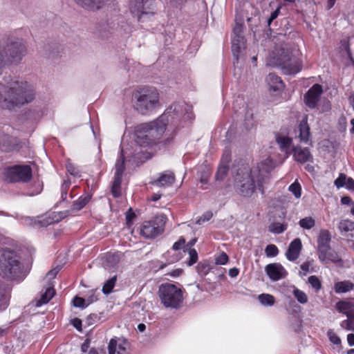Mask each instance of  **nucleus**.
<instances>
[{"label": "nucleus", "mask_w": 354, "mask_h": 354, "mask_svg": "<svg viewBox=\"0 0 354 354\" xmlns=\"http://www.w3.org/2000/svg\"><path fill=\"white\" fill-rule=\"evenodd\" d=\"M274 167L273 160L270 158L262 160L252 168L248 165H242L238 168L234 176L235 191L245 197L252 196L256 185L261 189L263 185L268 181L270 171Z\"/></svg>", "instance_id": "obj_1"}, {"label": "nucleus", "mask_w": 354, "mask_h": 354, "mask_svg": "<svg viewBox=\"0 0 354 354\" xmlns=\"http://www.w3.org/2000/svg\"><path fill=\"white\" fill-rule=\"evenodd\" d=\"M3 82L4 102L8 109L28 104L34 100L35 88L28 82L10 76L6 77Z\"/></svg>", "instance_id": "obj_2"}, {"label": "nucleus", "mask_w": 354, "mask_h": 354, "mask_svg": "<svg viewBox=\"0 0 354 354\" xmlns=\"http://www.w3.org/2000/svg\"><path fill=\"white\" fill-rule=\"evenodd\" d=\"M167 123L168 118L163 114L156 120L140 124L136 130V142L140 146L151 145L160 140L165 133L169 140L173 132L170 133V129L167 130Z\"/></svg>", "instance_id": "obj_3"}, {"label": "nucleus", "mask_w": 354, "mask_h": 354, "mask_svg": "<svg viewBox=\"0 0 354 354\" xmlns=\"http://www.w3.org/2000/svg\"><path fill=\"white\" fill-rule=\"evenodd\" d=\"M134 108L141 114L147 115L160 106L158 91L153 87H144L133 94Z\"/></svg>", "instance_id": "obj_4"}, {"label": "nucleus", "mask_w": 354, "mask_h": 354, "mask_svg": "<svg viewBox=\"0 0 354 354\" xmlns=\"http://www.w3.org/2000/svg\"><path fill=\"white\" fill-rule=\"evenodd\" d=\"M21 271V263L17 253L9 249L0 250V275L8 279H15Z\"/></svg>", "instance_id": "obj_5"}, {"label": "nucleus", "mask_w": 354, "mask_h": 354, "mask_svg": "<svg viewBox=\"0 0 354 354\" xmlns=\"http://www.w3.org/2000/svg\"><path fill=\"white\" fill-rule=\"evenodd\" d=\"M0 48L7 67L12 64H18L26 54V46L23 40L19 38L8 39Z\"/></svg>", "instance_id": "obj_6"}, {"label": "nucleus", "mask_w": 354, "mask_h": 354, "mask_svg": "<svg viewBox=\"0 0 354 354\" xmlns=\"http://www.w3.org/2000/svg\"><path fill=\"white\" fill-rule=\"evenodd\" d=\"M277 57H273V64L281 67L283 73L295 75L301 70V61L293 56L287 48H282L276 53Z\"/></svg>", "instance_id": "obj_7"}, {"label": "nucleus", "mask_w": 354, "mask_h": 354, "mask_svg": "<svg viewBox=\"0 0 354 354\" xmlns=\"http://www.w3.org/2000/svg\"><path fill=\"white\" fill-rule=\"evenodd\" d=\"M158 295L161 304L165 308H178L183 302L181 289L171 283H165L160 286Z\"/></svg>", "instance_id": "obj_8"}, {"label": "nucleus", "mask_w": 354, "mask_h": 354, "mask_svg": "<svg viewBox=\"0 0 354 354\" xmlns=\"http://www.w3.org/2000/svg\"><path fill=\"white\" fill-rule=\"evenodd\" d=\"M166 221L167 217L164 214H158L145 221L141 226V234L148 239L156 237L164 232Z\"/></svg>", "instance_id": "obj_9"}, {"label": "nucleus", "mask_w": 354, "mask_h": 354, "mask_svg": "<svg viewBox=\"0 0 354 354\" xmlns=\"http://www.w3.org/2000/svg\"><path fill=\"white\" fill-rule=\"evenodd\" d=\"M130 10L138 21H145L155 13V0H135Z\"/></svg>", "instance_id": "obj_10"}, {"label": "nucleus", "mask_w": 354, "mask_h": 354, "mask_svg": "<svg viewBox=\"0 0 354 354\" xmlns=\"http://www.w3.org/2000/svg\"><path fill=\"white\" fill-rule=\"evenodd\" d=\"M9 182L28 183L32 179V169L29 165H15L8 168L5 173Z\"/></svg>", "instance_id": "obj_11"}, {"label": "nucleus", "mask_w": 354, "mask_h": 354, "mask_svg": "<svg viewBox=\"0 0 354 354\" xmlns=\"http://www.w3.org/2000/svg\"><path fill=\"white\" fill-rule=\"evenodd\" d=\"M243 26L241 24H236L233 30V38L232 39V50L236 61L239 55L245 48V39L243 35Z\"/></svg>", "instance_id": "obj_12"}, {"label": "nucleus", "mask_w": 354, "mask_h": 354, "mask_svg": "<svg viewBox=\"0 0 354 354\" xmlns=\"http://www.w3.org/2000/svg\"><path fill=\"white\" fill-rule=\"evenodd\" d=\"M114 180L111 187V193L115 198L119 197L121 194V183L122 174L124 171V159L123 155L117 160L115 165Z\"/></svg>", "instance_id": "obj_13"}, {"label": "nucleus", "mask_w": 354, "mask_h": 354, "mask_svg": "<svg viewBox=\"0 0 354 354\" xmlns=\"http://www.w3.org/2000/svg\"><path fill=\"white\" fill-rule=\"evenodd\" d=\"M322 86L318 84L313 85L304 95L306 104L311 109L316 106L321 94L322 93Z\"/></svg>", "instance_id": "obj_14"}, {"label": "nucleus", "mask_w": 354, "mask_h": 354, "mask_svg": "<svg viewBox=\"0 0 354 354\" xmlns=\"http://www.w3.org/2000/svg\"><path fill=\"white\" fill-rule=\"evenodd\" d=\"M265 270L272 281H278L283 279L287 275V272L279 263H270L266 266Z\"/></svg>", "instance_id": "obj_15"}, {"label": "nucleus", "mask_w": 354, "mask_h": 354, "mask_svg": "<svg viewBox=\"0 0 354 354\" xmlns=\"http://www.w3.org/2000/svg\"><path fill=\"white\" fill-rule=\"evenodd\" d=\"M78 6L91 11L103 8L108 0H73Z\"/></svg>", "instance_id": "obj_16"}, {"label": "nucleus", "mask_w": 354, "mask_h": 354, "mask_svg": "<svg viewBox=\"0 0 354 354\" xmlns=\"http://www.w3.org/2000/svg\"><path fill=\"white\" fill-rule=\"evenodd\" d=\"M331 235L328 230H322L317 239V254L323 255L326 250L330 248Z\"/></svg>", "instance_id": "obj_17"}, {"label": "nucleus", "mask_w": 354, "mask_h": 354, "mask_svg": "<svg viewBox=\"0 0 354 354\" xmlns=\"http://www.w3.org/2000/svg\"><path fill=\"white\" fill-rule=\"evenodd\" d=\"M302 249V243L300 239H294L289 245L286 252V258L291 261H294L298 259L301 250Z\"/></svg>", "instance_id": "obj_18"}, {"label": "nucleus", "mask_w": 354, "mask_h": 354, "mask_svg": "<svg viewBox=\"0 0 354 354\" xmlns=\"http://www.w3.org/2000/svg\"><path fill=\"white\" fill-rule=\"evenodd\" d=\"M120 256L118 253H108L106 254L104 261V268L109 272H114L118 268Z\"/></svg>", "instance_id": "obj_19"}, {"label": "nucleus", "mask_w": 354, "mask_h": 354, "mask_svg": "<svg viewBox=\"0 0 354 354\" xmlns=\"http://www.w3.org/2000/svg\"><path fill=\"white\" fill-rule=\"evenodd\" d=\"M293 156L296 161L301 163H304L313 159L310 151L306 148L294 147Z\"/></svg>", "instance_id": "obj_20"}, {"label": "nucleus", "mask_w": 354, "mask_h": 354, "mask_svg": "<svg viewBox=\"0 0 354 354\" xmlns=\"http://www.w3.org/2000/svg\"><path fill=\"white\" fill-rule=\"evenodd\" d=\"M175 176L173 172L166 171L160 174V177L152 182V184L158 187L169 186L174 183Z\"/></svg>", "instance_id": "obj_21"}, {"label": "nucleus", "mask_w": 354, "mask_h": 354, "mask_svg": "<svg viewBox=\"0 0 354 354\" xmlns=\"http://www.w3.org/2000/svg\"><path fill=\"white\" fill-rule=\"evenodd\" d=\"M337 310L346 317L354 315V302L348 301H340L336 304Z\"/></svg>", "instance_id": "obj_22"}, {"label": "nucleus", "mask_w": 354, "mask_h": 354, "mask_svg": "<svg viewBox=\"0 0 354 354\" xmlns=\"http://www.w3.org/2000/svg\"><path fill=\"white\" fill-rule=\"evenodd\" d=\"M334 183L337 188L346 187V189L354 191V180L344 174H340Z\"/></svg>", "instance_id": "obj_23"}, {"label": "nucleus", "mask_w": 354, "mask_h": 354, "mask_svg": "<svg viewBox=\"0 0 354 354\" xmlns=\"http://www.w3.org/2000/svg\"><path fill=\"white\" fill-rule=\"evenodd\" d=\"M266 82L270 89L274 91H280L283 88V83L281 78L273 73H270L266 77Z\"/></svg>", "instance_id": "obj_24"}, {"label": "nucleus", "mask_w": 354, "mask_h": 354, "mask_svg": "<svg viewBox=\"0 0 354 354\" xmlns=\"http://www.w3.org/2000/svg\"><path fill=\"white\" fill-rule=\"evenodd\" d=\"M319 259L324 263L333 262L337 263L341 261V259L336 252L331 250L330 248L329 250L325 251L323 255H321V253L318 254Z\"/></svg>", "instance_id": "obj_25"}, {"label": "nucleus", "mask_w": 354, "mask_h": 354, "mask_svg": "<svg viewBox=\"0 0 354 354\" xmlns=\"http://www.w3.org/2000/svg\"><path fill=\"white\" fill-rule=\"evenodd\" d=\"M354 288V283L350 281H342L337 282L334 285V290L337 294L349 292Z\"/></svg>", "instance_id": "obj_26"}, {"label": "nucleus", "mask_w": 354, "mask_h": 354, "mask_svg": "<svg viewBox=\"0 0 354 354\" xmlns=\"http://www.w3.org/2000/svg\"><path fill=\"white\" fill-rule=\"evenodd\" d=\"M55 290L52 287L46 288L44 293L41 294L40 298L35 301V306L39 307L47 304L54 296Z\"/></svg>", "instance_id": "obj_27"}, {"label": "nucleus", "mask_w": 354, "mask_h": 354, "mask_svg": "<svg viewBox=\"0 0 354 354\" xmlns=\"http://www.w3.org/2000/svg\"><path fill=\"white\" fill-rule=\"evenodd\" d=\"M299 130L300 140L301 142L307 143L309 140L310 136V128L307 124V122L302 121L299 126Z\"/></svg>", "instance_id": "obj_28"}, {"label": "nucleus", "mask_w": 354, "mask_h": 354, "mask_svg": "<svg viewBox=\"0 0 354 354\" xmlns=\"http://www.w3.org/2000/svg\"><path fill=\"white\" fill-rule=\"evenodd\" d=\"M0 148L8 151L12 148V138L3 132H0Z\"/></svg>", "instance_id": "obj_29"}, {"label": "nucleus", "mask_w": 354, "mask_h": 354, "mask_svg": "<svg viewBox=\"0 0 354 354\" xmlns=\"http://www.w3.org/2000/svg\"><path fill=\"white\" fill-rule=\"evenodd\" d=\"M299 225L304 230H311L315 225V220L311 216H306L300 219Z\"/></svg>", "instance_id": "obj_30"}, {"label": "nucleus", "mask_w": 354, "mask_h": 354, "mask_svg": "<svg viewBox=\"0 0 354 354\" xmlns=\"http://www.w3.org/2000/svg\"><path fill=\"white\" fill-rule=\"evenodd\" d=\"M339 231L342 232H348L354 230V222L349 220L341 221L338 225Z\"/></svg>", "instance_id": "obj_31"}, {"label": "nucleus", "mask_w": 354, "mask_h": 354, "mask_svg": "<svg viewBox=\"0 0 354 354\" xmlns=\"http://www.w3.org/2000/svg\"><path fill=\"white\" fill-rule=\"evenodd\" d=\"M91 196L87 195L85 196H82L76 201L73 205V209L74 210H80L82 209L90 201Z\"/></svg>", "instance_id": "obj_32"}, {"label": "nucleus", "mask_w": 354, "mask_h": 354, "mask_svg": "<svg viewBox=\"0 0 354 354\" xmlns=\"http://www.w3.org/2000/svg\"><path fill=\"white\" fill-rule=\"evenodd\" d=\"M117 281V276L115 275L106 281L102 287V292L105 295H109L112 292Z\"/></svg>", "instance_id": "obj_33"}, {"label": "nucleus", "mask_w": 354, "mask_h": 354, "mask_svg": "<svg viewBox=\"0 0 354 354\" xmlns=\"http://www.w3.org/2000/svg\"><path fill=\"white\" fill-rule=\"evenodd\" d=\"M258 298L260 303L263 306H271L274 305L275 302L274 297L269 294H261L259 295Z\"/></svg>", "instance_id": "obj_34"}, {"label": "nucleus", "mask_w": 354, "mask_h": 354, "mask_svg": "<svg viewBox=\"0 0 354 354\" xmlns=\"http://www.w3.org/2000/svg\"><path fill=\"white\" fill-rule=\"evenodd\" d=\"M287 228V225L281 223H273L269 226V231L274 234L283 232Z\"/></svg>", "instance_id": "obj_35"}, {"label": "nucleus", "mask_w": 354, "mask_h": 354, "mask_svg": "<svg viewBox=\"0 0 354 354\" xmlns=\"http://www.w3.org/2000/svg\"><path fill=\"white\" fill-rule=\"evenodd\" d=\"M293 295L300 304H304L308 302L306 294L296 287H294Z\"/></svg>", "instance_id": "obj_36"}, {"label": "nucleus", "mask_w": 354, "mask_h": 354, "mask_svg": "<svg viewBox=\"0 0 354 354\" xmlns=\"http://www.w3.org/2000/svg\"><path fill=\"white\" fill-rule=\"evenodd\" d=\"M229 170V166L225 165H221L217 170L216 174V180H223L224 178L227 176Z\"/></svg>", "instance_id": "obj_37"}, {"label": "nucleus", "mask_w": 354, "mask_h": 354, "mask_svg": "<svg viewBox=\"0 0 354 354\" xmlns=\"http://www.w3.org/2000/svg\"><path fill=\"white\" fill-rule=\"evenodd\" d=\"M276 141L279 144V147L283 149L288 148L292 142V140L286 136H277Z\"/></svg>", "instance_id": "obj_38"}, {"label": "nucleus", "mask_w": 354, "mask_h": 354, "mask_svg": "<svg viewBox=\"0 0 354 354\" xmlns=\"http://www.w3.org/2000/svg\"><path fill=\"white\" fill-rule=\"evenodd\" d=\"M327 335L331 343H333L334 345H336L338 348L341 347V339L333 330H328L327 332Z\"/></svg>", "instance_id": "obj_39"}, {"label": "nucleus", "mask_w": 354, "mask_h": 354, "mask_svg": "<svg viewBox=\"0 0 354 354\" xmlns=\"http://www.w3.org/2000/svg\"><path fill=\"white\" fill-rule=\"evenodd\" d=\"M341 326L347 330L354 331V315L347 317V319L342 322Z\"/></svg>", "instance_id": "obj_40"}, {"label": "nucleus", "mask_w": 354, "mask_h": 354, "mask_svg": "<svg viewBox=\"0 0 354 354\" xmlns=\"http://www.w3.org/2000/svg\"><path fill=\"white\" fill-rule=\"evenodd\" d=\"M188 254H189V260L187 261V265L191 266L197 262L198 253L195 249L189 248V249H188Z\"/></svg>", "instance_id": "obj_41"}, {"label": "nucleus", "mask_w": 354, "mask_h": 354, "mask_svg": "<svg viewBox=\"0 0 354 354\" xmlns=\"http://www.w3.org/2000/svg\"><path fill=\"white\" fill-rule=\"evenodd\" d=\"M308 281V283L314 289H315L316 291H318L322 288L321 281L317 276L313 275L309 277Z\"/></svg>", "instance_id": "obj_42"}, {"label": "nucleus", "mask_w": 354, "mask_h": 354, "mask_svg": "<svg viewBox=\"0 0 354 354\" xmlns=\"http://www.w3.org/2000/svg\"><path fill=\"white\" fill-rule=\"evenodd\" d=\"M301 185L297 182H295L289 186V191L291 192L297 198L301 197Z\"/></svg>", "instance_id": "obj_43"}, {"label": "nucleus", "mask_w": 354, "mask_h": 354, "mask_svg": "<svg viewBox=\"0 0 354 354\" xmlns=\"http://www.w3.org/2000/svg\"><path fill=\"white\" fill-rule=\"evenodd\" d=\"M265 252L268 257H275L278 254L279 250L275 245L270 244L266 246Z\"/></svg>", "instance_id": "obj_44"}, {"label": "nucleus", "mask_w": 354, "mask_h": 354, "mask_svg": "<svg viewBox=\"0 0 354 354\" xmlns=\"http://www.w3.org/2000/svg\"><path fill=\"white\" fill-rule=\"evenodd\" d=\"M183 107H184V109L186 111V114H185L183 116L184 119H190L192 113L188 112V111L190 109V107L187 105H176L175 106L174 111H176L177 114H178L179 112L182 111Z\"/></svg>", "instance_id": "obj_45"}, {"label": "nucleus", "mask_w": 354, "mask_h": 354, "mask_svg": "<svg viewBox=\"0 0 354 354\" xmlns=\"http://www.w3.org/2000/svg\"><path fill=\"white\" fill-rule=\"evenodd\" d=\"M73 302L75 307L85 308L88 306L86 299L77 296L74 297Z\"/></svg>", "instance_id": "obj_46"}, {"label": "nucleus", "mask_w": 354, "mask_h": 354, "mask_svg": "<svg viewBox=\"0 0 354 354\" xmlns=\"http://www.w3.org/2000/svg\"><path fill=\"white\" fill-rule=\"evenodd\" d=\"M229 257L226 253L222 252L215 259V263L217 265H225L227 263Z\"/></svg>", "instance_id": "obj_47"}, {"label": "nucleus", "mask_w": 354, "mask_h": 354, "mask_svg": "<svg viewBox=\"0 0 354 354\" xmlns=\"http://www.w3.org/2000/svg\"><path fill=\"white\" fill-rule=\"evenodd\" d=\"M213 214L211 212H205L196 222L198 225H202L206 221H208L211 219Z\"/></svg>", "instance_id": "obj_48"}, {"label": "nucleus", "mask_w": 354, "mask_h": 354, "mask_svg": "<svg viewBox=\"0 0 354 354\" xmlns=\"http://www.w3.org/2000/svg\"><path fill=\"white\" fill-rule=\"evenodd\" d=\"M185 244V239L184 237L181 236L179 240L175 242L173 245L172 249L174 250H178L183 248Z\"/></svg>", "instance_id": "obj_49"}, {"label": "nucleus", "mask_w": 354, "mask_h": 354, "mask_svg": "<svg viewBox=\"0 0 354 354\" xmlns=\"http://www.w3.org/2000/svg\"><path fill=\"white\" fill-rule=\"evenodd\" d=\"M69 187H70L69 182L65 181L62 185V198L63 201H65L66 199L67 192H68Z\"/></svg>", "instance_id": "obj_50"}, {"label": "nucleus", "mask_w": 354, "mask_h": 354, "mask_svg": "<svg viewBox=\"0 0 354 354\" xmlns=\"http://www.w3.org/2000/svg\"><path fill=\"white\" fill-rule=\"evenodd\" d=\"M66 169L68 172L73 175V176H77L78 174V170L77 169L71 162H68L66 165Z\"/></svg>", "instance_id": "obj_51"}, {"label": "nucleus", "mask_w": 354, "mask_h": 354, "mask_svg": "<svg viewBox=\"0 0 354 354\" xmlns=\"http://www.w3.org/2000/svg\"><path fill=\"white\" fill-rule=\"evenodd\" d=\"M280 9H281V7H278L274 11H273L270 14V16L269 19H268V26H270L272 21L273 20H274L279 16V15L280 13Z\"/></svg>", "instance_id": "obj_52"}, {"label": "nucleus", "mask_w": 354, "mask_h": 354, "mask_svg": "<svg viewBox=\"0 0 354 354\" xmlns=\"http://www.w3.org/2000/svg\"><path fill=\"white\" fill-rule=\"evenodd\" d=\"M313 261H307L301 265V269L305 272L304 274H306L310 271V268L312 266Z\"/></svg>", "instance_id": "obj_53"}, {"label": "nucleus", "mask_w": 354, "mask_h": 354, "mask_svg": "<svg viewBox=\"0 0 354 354\" xmlns=\"http://www.w3.org/2000/svg\"><path fill=\"white\" fill-rule=\"evenodd\" d=\"M117 347V341L115 339H111L109 342L108 349L109 351H115Z\"/></svg>", "instance_id": "obj_54"}, {"label": "nucleus", "mask_w": 354, "mask_h": 354, "mask_svg": "<svg viewBox=\"0 0 354 354\" xmlns=\"http://www.w3.org/2000/svg\"><path fill=\"white\" fill-rule=\"evenodd\" d=\"M89 346H90V340L86 339L84 343L82 344V346H81V350L83 353H86L88 348H89Z\"/></svg>", "instance_id": "obj_55"}, {"label": "nucleus", "mask_w": 354, "mask_h": 354, "mask_svg": "<svg viewBox=\"0 0 354 354\" xmlns=\"http://www.w3.org/2000/svg\"><path fill=\"white\" fill-rule=\"evenodd\" d=\"M209 174L207 173L204 174L201 176L200 182L203 185H206L208 183Z\"/></svg>", "instance_id": "obj_56"}, {"label": "nucleus", "mask_w": 354, "mask_h": 354, "mask_svg": "<svg viewBox=\"0 0 354 354\" xmlns=\"http://www.w3.org/2000/svg\"><path fill=\"white\" fill-rule=\"evenodd\" d=\"M239 270L236 268H233L230 269L229 270V275L231 277H236L239 274Z\"/></svg>", "instance_id": "obj_57"}, {"label": "nucleus", "mask_w": 354, "mask_h": 354, "mask_svg": "<svg viewBox=\"0 0 354 354\" xmlns=\"http://www.w3.org/2000/svg\"><path fill=\"white\" fill-rule=\"evenodd\" d=\"M59 270V269H58V268L52 269L47 273L46 276L50 278H51V277L54 278L56 276V274L58 273Z\"/></svg>", "instance_id": "obj_58"}, {"label": "nucleus", "mask_w": 354, "mask_h": 354, "mask_svg": "<svg viewBox=\"0 0 354 354\" xmlns=\"http://www.w3.org/2000/svg\"><path fill=\"white\" fill-rule=\"evenodd\" d=\"M97 298L96 296L94 295V294H92L91 296H89L86 299V303L88 304V306L92 303H93L94 301H97Z\"/></svg>", "instance_id": "obj_59"}, {"label": "nucleus", "mask_w": 354, "mask_h": 354, "mask_svg": "<svg viewBox=\"0 0 354 354\" xmlns=\"http://www.w3.org/2000/svg\"><path fill=\"white\" fill-rule=\"evenodd\" d=\"M347 341L349 346L354 345V334L351 333L347 335Z\"/></svg>", "instance_id": "obj_60"}, {"label": "nucleus", "mask_w": 354, "mask_h": 354, "mask_svg": "<svg viewBox=\"0 0 354 354\" xmlns=\"http://www.w3.org/2000/svg\"><path fill=\"white\" fill-rule=\"evenodd\" d=\"M341 202L344 205H348L352 203L351 199L349 196H344L341 199Z\"/></svg>", "instance_id": "obj_61"}, {"label": "nucleus", "mask_w": 354, "mask_h": 354, "mask_svg": "<svg viewBox=\"0 0 354 354\" xmlns=\"http://www.w3.org/2000/svg\"><path fill=\"white\" fill-rule=\"evenodd\" d=\"M73 325L77 330H81L82 322L80 319H75L73 322Z\"/></svg>", "instance_id": "obj_62"}, {"label": "nucleus", "mask_w": 354, "mask_h": 354, "mask_svg": "<svg viewBox=\"0 0 354 354\" xmlns=\"http://www.w3.org/2000/svg\"><path fill=\"white\" fill-rule=\"evenodd\" d=\"M196 241H197V239H196V238L192 239L186 245V246H185L186 248H187V249L192 248V246H194L196 244Z\"/></svg>", "instance_id": "obj_63"}, {"label": "nucleus", "mask_w": 354, "mask_h": 354, "mask_svg": "<svg viewBox=\"0 0 354 354\" xmlns=\"http://www.w3.org/2000/svg\"><path fill=\"white\" fill-rule=\"evenodd\" d=\"M126 353V348L122 345H118V354H124Z\"/></svg>", "instance_id": "obj_64"}]
</instances>
